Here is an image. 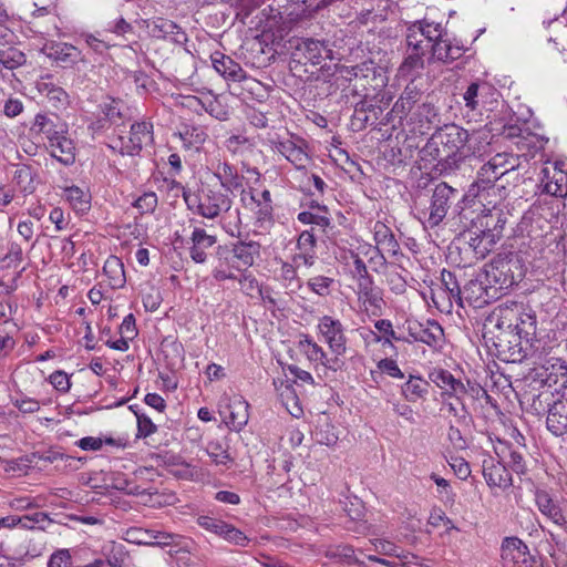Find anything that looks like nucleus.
I'll return each instance as SVG.
<instances>
[{"label":"nucleus","mask_w":567,"mask_h":567,"mask_svg":"<svg viewBox=\"0 0 567 567\" xmlns=\"http://www.w3.org/2000/svg\"><path fill=\"white\" fill-rule=\"evenodd\" d=\"M470 134L463 127L452 124L435 133L426 144V151L437 162L453 159L457 154L467 156L471 150L465 152Z\"/></svg>","instance_id":"nucleus-1"},{"label":"nucleus","mask_w":567,"mask_h":567,"mask_svg":"<svg viewBox=\"0 0 567 567\" xmlns=\"http://www.w3.org/2000/svg\"><path fill=\"white\" fill-rule=\"evenodd\" d=\"M187 207L207 219H214L231 208L233 200L220 189L203 185L197 193H184Z\"/></svg>","instance_id":"nucleus-2"},{"label":"nucleus","mask_w":567,"mask_h":567,"mask_svg":"<svg viewBox=\"0 0 567 567\" xmlns=\"http://www.w3.org/2000/svg\"><path fill=\"white\" fill-rule=\"evenodd\" d=\"M455 195V189L446 183H440L435 186L429 206L417 209L419 219L426 227L437 226L446 216L451 205V199Z\"/></svg>","instance_id":"nucleus-3"},{"label":"nucleus","mask_w":567,"mask_h":567,"mask_svg":"<svg viewBox=\"0 0 567 567\" xmlns=\"http://www.w3.org/2000/svg\"><path fill=\"white\" fill-rule=\"evenodd\" d=\"M317 332L334 355L333 363H339V357L346 354L348 343L343 323L332 316L324 315L318 320Z\"/></svg>","instance_id":"nucleus-4"},{"label":"nucleus","mask_w":567,"mask_h":567,"mask_svg":"<svg viewBox=\"0 0 567 567\" xmlns=\"http://www.w3.org/2000/svg\"><path fill=\"white\" fill-rule=\"evenodd\" d=\"M431 300L434 307L443 313H451L454 302L462 307V289L453 272L442 270L441 282L431 288Z\"/></svg>","instance_id":"nucleus-5"},{"label":"nucleus","mask_w":567,"mask_h":567,"mask_svg":"<svg viewBox=\"0 0 567 567\" xmlns=\"http://www.w3.org/2000/svg\"><path fill=\"white\" fill-rule=\"evenodd\" d=\"M153 142V124L151 122H137L131 125L128 136H118L112 147L118 148L123 155H136L146 145Z\"/></svg>","instance_id":"nucleus-6"},{"label":"nucleus","mask_w":567,"mask_h":567,"mask_svg":"<svg viewBox=\"0 0 567 567\" xmlns=\"http://www.w3.org/2000/svg\"><path fill=\"white\" fill-rule=\"evenodd\" d=\"M501 558L504 567H537L536 558L518 537H506L502 542Z\"/></svg>","instance_id":"nucleus-7"},{"label":"nucleus","mask_w":567,"mask_h":567,"mask_svg":"<svg viewBox=\"0 0 567 567\" xmlns=\"http://www.w3.org/2000/svg\"><path fill=\"white\" fill-rule=\"evenodd\" d=\"M260 254V246L256 241H239L233 245L231 249L220 254L228 268L237 271L247 270L255 262Z\"/></svg>","instance_id":"nucleus-8"},{"label":"nucleus","mask_w":567,"mask_h":567,"mask_svg":"<svg viewBox=\"0 0 567 567\" xmlns=\"http://www.w3.org/2000/svg\"><path fill=\"white\" fill-rule=\"evenodd\" d=\"M272 150L281 154L297 169H305L311 157L307 151V143L299 137L271 140Z\"/></svg>","instance_id":"nucleus-9"},{"label":"nucleus","mask_w":567,"mask_h":567,"mask_svg":"<svg viewBox=\"0 0 567 567\" xmlns=\"http://www.w3.org/2000/svg\"><path fill=\"white\" fill-rule=\"evenodd\" d=\"M514 268L517 269V265L512 260L493 261L485 269L484 278L489 288L495 291L496 289H508L517 282Z\"/></svg>","instance_id":"nucleus-10"},{"label":"nucleus","mask_w":567,"mask_h":567,"mask_svg":"<svg viewBox=\"0 0 567 567\" xmlns=\"http://www.w3.org/2000/svg\"><path fill=\"white\" fill-rule=\"evenodd\" d=\"M442 35L440 23L419 21L409 28L406 43L414 48H424L427 51L432 43L437 41Z\"/></svg>","instance_id":"nucleus-11"},{"label":"nucleus","mask_w":567,"mask_h":567,"mask_svg":"<svg viewBox=\"0 0 567 567\" xmlns=\"http://www.w3.org/2000/svg\"><path fill=\"white\" fill-rule=\"evenodd\" d=\"M543 192L556 196L565 197L567 195V171L564 162H555L542 171Z\"/></svg>","instance_id":"nucleus-12"},{"label":"nucleus","mask_w":567,"mask_h":567,"mask_svg":"<svg viewBox=\"0 0 567 567\" xmlns=\"http://www.w3.org/2000/svg\"><path fill=\"white\" fill-rule=\"evenodd\" d=\"M340 73L348 80H365L374 89L383 86L386 80L382 68L377 66L371 60L351 66H342Z\"/></svg>","instance_id":"nucleus-13"},{"label":"nucleus","mask_w":567,"mask_h":567,"mask_svg":"<svg viewBox=\"0 0 567 567\" xmlns=\"http://www.w3.org/2000/svg\"><path fill=\"white\" fill-rule=\"evenodd\" d=\"M408 334L410 342L419 341L430 347H435L442 341L444 332L436 321L427 320L425 323L409 321Z\"/></svg>","instance_id":"nucleus-14"},{"label":"nucleus","mask_w":567,"mask_h":567,"mask_svg":"<svg viewBox=\"0 0 567 567\" xmlns=\"http://www.w3.org/2000/svg\"><path fill=\"white\" fill-rule=\"evenodd\" d=\"M483 476L489 487L506 489L512 486V476L506 466L492 456H487L482 462Z\"/></svg>","instance_id":"nucleus-15"},{"label":"nucleus","mask_w":567,"mask_h":567,"mask_svg":"<svg viewBox=\"0 0 567 567\" xmlns=\"http://www.w3.org/2000/svg\"><path fill=\"white\" fill-rule=\"evenodd\" d=\"M424 93L421 87L414 81H411L403 90L402 94L394 103L391 112L400 117L404 118L413 112V110L424 101Z\"/></svg>","instance_id":"nucleus-16"},{"label":"nucleus","mask_w":567,"mask_h":567,"mask_svg":"<svg viewBox=\"0 0 567 567\" xmlns=\"http://www.w3.org/2000/svg\"><path fill=\"white\" fill-rule=\"evenodd\" d=\"M249 404L241 396H235L231 399L224 411V420L226 425L231 430L239 432L241 431L248 423L249 413H248Z\"/></svg>","instance_id":"nucleus-17"},{"label":"nucleus","mask_w":567,"mask_h":567,"mask_svg":"<svg viewBox=\"0 0 567 567\" xmlns=\"http://www.w3.org/2000/svg\"><path fill=\"white\" fill-rule=\"evenodd\" d=\"M51 155L64 165H71L75 161V147L71 138L63 131L54 132L48 138Z\"/></svg>","instance_id":"nucleus-18"},{"label":"nucleus","mask_w":567,"mask_h":567,"mask_svg":"<svg viewBox=\"0 0 567 567\" xmlns=\"http://www.w3.org/2000/svg\"><path fill=\"white\" fill-rule=\"evenodd\" d=\"M535 502L542 515L558 526L565 509H567V501L554 499L547 492L537 491Z\"/></svg>","instance_id":"nucleus-19"},{"label":"nucleus","mask_w":567,"mask_h":567,"mask_svg":"<svg viewBox=\"0 0 567 567\" xmlns=\"http://www.w3.org/2000/svg\"><path fill=\"white\" fill-rule=\"evenodd\" d=\"M192 246L189 247V256L196 264H204L207 260V249L212 248L217 238L209 235L205 229L195 227L190 236Z\"/></svg>","instance_id":"nucleus-20"},{"label":"nucleus","mask_w":567,"mask_h":567,"mask_svg":"<svg viewBox=\"0 0 567 567\" xmlns=\"http://www.w3.org/2000/svg\"><path fill=\"white\" fill-rule=\"evenodd\" d=\"M50 523L51 520L49 516L43 512H37L23 516L10 515L6 517H0V528L8 529H12L16 527H20L23 529H32L39 527L41 529H44L45 525Z\"/></svg>","instance_id":"nucleus-21"},{"label":"nucleus","mask_w":567,"mask_h":567,"mask_svg":"<svg viewBox=\"0 0 567 567\" xmlns=\"http://www.w3.org/2000/svg\"><path fill=\"white\" fill-rule=\"evenodd\" d=\"M547 430L555 436L567 435V400L555 401L547 413Z\"/></svg>","instance_id":"nucleus-22"},{"label":"nucleus","mask_w":567,"mask_h":567,"mask_svg":"<svg viewBox=\"0 0 567 567\" xmlns=\"http://www.w3.org/2000/svg\"><path fill=\"white\" fill-rule=\"evenodd\" d=\"M298 349L311 362L322 364L326 368L336 369L338 363L329 359L327 352L309 334H301L298 340Z\"/></svg>","instance_id":"nucleus-23"},{"label":"nucleus","mask_w":567,"mask_h":567,"mask_svg":"<svg viewBox=\"0 0 567 567\" xmlns=\"http://www.w3.org/2000/svg\"><path fill=\"white\" fill-rule=\"evenodd\" d=\"M514 315L513 332L519 338L528 340L536 332V316L532 310H526L522 306L514 303L512 306Z\"/></svg>","instance_id":"nucleus-24"},{"label":"nucleus","mask_w":567,"mask_h":567,"mask_svg":"<svg viewBox=\"0 0 567 567\" xmlns=\"http://www.w3.org/2000/svg\"><path fill=\"white\" fill-rule=\"evenodd\" d=\"M489 285H487L484 275L471 279L462 289V300L465 299L470 305L481 306L487 302L492 297L489 295Z\"/></svg>","instance_id":"nucleus-25"},{"label":"nucleus","mask_w":567,"mask_h":567,"mask_svg":"<svg viewBox=\"0 0 567 567\" xmlns=\"http://www.w3.org/2000/svg\"><path fill=\"white\" fill-rule=\"evenodd\" d=\"M430 49L432 51V58L443 63L454 62L460 59L464 52L462 45L454 43L445 35H442L437 41L433 42Z\"/></svg>","instance_id":"nucleus-26"},{"label":"nucleus","mask_w":567,"mask_h":567,"mask_svg":"<svg viewBox=\"0 0 567 567\" xmlns=\"http://www.w3.org/2000/svg\"><path fill=\"white\" fill-rule=\"evenodd\" d=\"M373 236L379 251H385L391 256L399 254L400 245L391 228L383 221L378 220L374 223Z\"/></svg>","instance_id":"nucleus-27"},{"label":"nucleus","mask_w":567,"mask_h":567,"mask_svg":"<svg viewBox=\"0 0 567 567\" xmlns=\"http://www.w3.org/2000/svg\"><path fill=\"white\" fill-rule=\"evenodd\" d=\"M212 60L214 69L225 79L240 82L246 78V72L231 58L216 53Z\"/></svg>","instance_id":"nucleus-28"},{"label":"nucleus","mask_w":567,"mask_h":567,"mask_svg":"<svg viewBox=\"0 0 567 567\" xmlns=\"http://www.w3.org/2000/svg\"><path fill=\"white\" fill-rule=\"evenodd\" d=\"M494 94V89L487 83H472L463 94L465 106L471 111L480 110L486 104V97Z\"/></svg>","instance_id":"nucleus-29"},{"label":"nucleus","mask_w":567,"mask_h":567,"mask_svg":"<svg viewBox=\"0 0 567 567\" xmlns=\"http://www.w3.org/2000/svg\"><path fill=\"white\" fill-rule=\"evenodd\" d=\"M298 50L302 52L305 59L312 65L321 64L331 54V50L323 42L313 39L303 40L298 45Z\"/></svg>","instance_id":"nucleus-30"},{"label":"nucleus","mask_w":567,"mask_h":567,"mask_svg":"<svg viewBox=\"0 0 567 567\" xmlns=\"http://www.w3.org/2000/svg\"><path fill=\"white\" fill-rule=\"evenodd\" d=\"M39 93L55 109H64L69 104V95L63 87L50 82L40 81L37 84Z\"/></svg>","instance_id":"nucleus-31"},{"label":"nucleus","mask_w":567,"mask_h":567,"mask_svg":"<svg viewBox=\"0 0 567 567\" xmlns=\"http://www.w3.org/2000/svg\"><path fill=\"white\" fill-rule=\"evenodd\" d=\"M411 121L419 125L420 131L430 130L437 121V111L427 96L411 113Z\"/></svg>","instance_id":"nucleus-32"},{"label":"nucleus","mask_w":567,"mask_h":567,"mask_svg":"<svg viewBox=\"0 0 567 567\" xmlns=\"http://www.w3.org/2000/svg\"><path fill=\"white\" fill-rule=\"evenodd\" d=\"M103 272L107 277L111 288L118 289L125 285L124 265L118 257L110 256L104 262Z\"/></svg>","instance_id":"nucleus-33"},{"label":"nucleus","mask_w":567,"mask_h":567,"mask_svg":"<svg viewBox=\"0 0 567 567\" xmlns=\"http://www.w3.org/2000/svg\"><path fill=\"white\" fill-rule=\"evenodd\" d=\"M175 136L181 140L184 147L198 150L205 143L207 133L202 126L184 125Z\"/></svg>","instance_id":"nucleus-34"},{"label":"nucleus","mask_w":567,"mask_h":567,"mask_svg":"<svg viewBox=\"0 0 567 567\" xmlns=\"http://www.w3.org/2000/svg\"><path fill=\"white\" fill-rule=\"evenodd\" d=\"M216 177L220 185L228 192H234L243 187V177L238 175L237 169L228 164L221 163L217 166Z\"/></svg>","instance_id":"nucleus-35"},{"label":"nucleus","mask_w":567,"mask_h":567,"mask_svg":"<svg viewBox=\"0 0 567 567\" xmlns=\"http://www.w3.org/2000/svg\"><path fill=\"white\" fill-rule=\"evenodd\" d=\"M358 295L359 299L362 300L365 306L373 309L381 310L384 305L381 289L373 286L372 281L369 279H364L359 284Z\"/></svg>","instance_id":"nucleus-36"},{"label":"nucleus","mask_w":567,"mask_h":567,"mask_svg":"<svg viewBox=\"0 0 567 567\" xmlns=\"http://www.w3.org/2000/svg\"><path fill=\"white\" fill-rule=\"evenodd\" d=\"M429 386V382L424 379L410 375L409 380L402 385L401 392L409 402H416L427 395Z\"/></svg>","instance_id":"nucleus-37"},{"label":"nucleus","mask_w":567,"mask_h":567,"mask_svg":"<svg viewBox=\"0 0 567 567\" xmlns=\"http://www.w3.org/2000/svg\"><path fill=\"white\" fill-rule=\"evenodd\" d=\"M250 204L252 205V209L257 215V219L259 221L269 220L272 215V202L271 195L268 189L262 190L260 194H256L255 192L249 193Z\"/></svg>","instance_id":"nucleus-38"},{"label":"nucleus","mask_w":567,"mask_h":567,"mask_svg":"<svg viewBox=\"0 0 567 567\" xmlns=\"http://www.w3.org/2000/svg\"><path fill=\"white\" fill-rule=\"evenodd\" d=\"M50 56L63 66H69L81 60L80 50L68 43H58L50 48Z\"/></svg>","instance_id":"nucleus-39"},{"label":"nucleus","mask_w":567,"mask_h":567,"mask_svg":"<svg viewBox=\"0 0 567 567\" xmlns=\"http://www.w3.org/2000/svg\"><path fill=\"white\" fill-rule=\"evenodd\" d=\"M427 51L424 48L408 45V55L402 62L399 72L402 75H412L424 66V55Z\"/></svg>","instance_id":"nucleus-40"},{"label":"nucleus","mask_w":567,"mask_h":567,"mask_svg":"<svg viewBox=\"0 0 567 567\" xmlns=\"http://www.w3.org/2000/svg\"><path fill=\"white\" fill-rule=\"evenodd\" d=\"M374 328L383 333V337L378 336L373 331H370V334L375 342H381L383 346H393L392 341H404L410 342L408 337L398 336L393 330L392 322L388 319H380L374 322Z\"/></svg>","instance_id":"nucleus-41"},{"label":"nucleus","mask_w":567,"mask_h":567,"mask_svg":"<svg viewBox=\"0 0 567 567\" xmlns=\"http://www.w3.org/2000/svg\"><path fill=\"white\" fill-rule=\"evenodd\" d=\"M503 176V173L493 165L489 159L477 172V178L473 186H476L478 192L486 190L494 185V183Z\"/></svg>","instance_id":"nucleus-42"},{"label":"nucleus","mask_w":567,"mask_h":567,"mask_svg":"<svg viewBox=\"0 0 567 567\" xmlns=\"http://www.w3.org/2000/svg\"><path fill=\"white\" fill-rule=\"evenodd\" d=\"M306 285H307V288L315 295H317L321 298H327V297L331 296V293L334 289V286H336V280L332 277L317 275V276L310 277L307 280Z\"/></svg>","instance_id":"nucleus-43"},{"label":"nucleus","mask_w":567,"mask_h":567,"mask_svg":"<svg viewBox=\"0 0 567 567\" xmlns=\"http://www.w3.org/2000/svg\"><path fill=\"white\" fill-rule=\"evenodd\" d=\"M514 315L515 312H513L512 306H501L488 318V321L489 323H494L499 330L513 332Z\"/></svg>","instance_id":"nucleus-44"},{"label":"nucleus","mask_w":567,"mask_h":567,"mask_svg":"<svg viewBox=\"0 0 567 567\" xmlns=\"http://www.w3.org/2000/svg\"><path fill=\"white\" fill-rule=\"evenodd\" d=\"M24 260V252L20 244L9 241L7 245V252L1 258V265L7 269H16L21 266Z\"/></svg>","instance_id":"nucleus-45"},{"label":"nucleus","mask_w":567,"mask_h":567,"mask_svg":"<svg viewBox=\"0 0 567 567\" xmlns=\"http://www.w3.org/2000/svg\"><path fill=\"white\" fill-rule=\"evenodd\" d=\"M144 535L145 538L142 540L144 544L159 547L177 544L179 538L176 534L161 530H145Z\"/></svg>","instance_id":"nucleus-46"},{"label":"nucleus","mask_w":567,"mask_h":567,"mask_svg":"<svg viewBox=\"0 0 567 567\" xmlns=\"http://www.w3.org/2000/svg\"><path fill=\"white\" fill-rule=\"evenodd\" d=\"M544 25H546L547 29L551 30L555 35L549 37V41L555 43L556 45L559 44V40L564 39L567 34V6L564 10L561 17H556L551 20L544 21Z\"/></svg>","instance_id":"nucleus-47"},{"label":"nucleus","mask_w":567,"mask_h":567,"mask_svg":"<svg viewBox=\"0 0 567 567\" xmlns=\"http://www.w3.org/2000/svg\"><path fill=\"white\" fill-rule=\"evenodd\" d=\"M25 62V55L13 47L0 48V64L7 69H14Z\"/></svg>","instance_id":"nucleus-48"},{"label":"nucleus","mask_w":567,"mask_h":567,"mask_svg":"<svg viewBox=\"0 0 567 567\" xmlns=\"http://www.w3.org/2000/svg\"><path fill=\"white\" fill-rule=\"evenodd\" d=\"M395 559L380 558L373 555H369L368 559L371 561L379 563L386 567H410L411 564H416L417 556L412 553H402V555H394Z\"/></svg>","instance_id":"nucleus-49"},{"label":"nucleus","mask_w":567,"mask_h":567,"mask_svg":"<svg viewBox=\"0 0 567 567\" xmlns=\"http://www.w3.org/2000/svg\"><path fill=\"white\" fill-rule=\"evenodd\" d=\"M181 33V28L171 20L157 18L153 21L152 34L156 38H166L168 35H176Z\"/></svg>","instance_id":"nucleus-50"},{"label":"nucleus","mask_w":567,"mask_h":567,"mask_svg":"<svg viewBox=\"0 0 567 567\" xmlns=\"http://www.w3.org/2000/svg\"><path fill=\"white\" fill-rule=\"evenodd\" d=\"M13 178L22 193L32 194L35 190L33 173L30 167L22 166L18 168Z\"/></svg>","instance_id":"nucleus-51"},{"label":"nucleus","mask_w":567,"mask_h":567,"mask_svg":"<svg viewBox=\"0 0 567 567\" xmlns=\"http://www.w3.org/2000/svg\"><path fill=\"white\" fill-rule=\"evenodd\" d=\"M206 452L212 461L217 465H227L231 462V457L227 450L217 441H210L207 443Z\"/></svg>","instance_id":"nucleus-52"},{"label":"nucleus","mask_w":567,"mask_h":567,"mask_svg":"<svg viewBox=\"0 0 567 567\" xmlns=\"http://www.w3.org/2000/svg\"><path fill=\"white\" fill-rule=\"evenodd\" d=\"M518 156L507 153H498L491 158L493 165L496 166L503 175L518 167Z\"/></svg>","instance_id":"nucleus-53"},{"label":"nucleus","mask_w":567,"mask_h":567,"mask_svg":"<svg viewBox=\"0 0 567 567\" xmlns=\"http://www.w3.org/2000/svg\"><path fill=\"white\" fill-rule=\"evenodd\" d=\"M327 555L331 558H339L343 563L348 565L358 564L359 559L357 558L354 554V549L352 546L348 545H339L336 546L327 553Z\"/></svg>","instance_id":"nucleus-54"},{"label":"nucleus","mask_w":567,"mask_h":567,"mask_svg":"<svg viewBox=\"0 0 567 567\" xmlns=\"http://www.w3.org/2000/svg\"><path fill=\"white\" fill-rule=\"evenodd\" d=\"M548 142L545 137H539L535 134H527L526 136H522L517 142L518 148H526L529 153H536L545 147V144Z\"/></svg>","instance_id":"nucleus-55"},{"label":"nucleus","mask_w":567,"mask_h":567,"mask_svg":"<svg viewBox=\"0 0 567 567\" xmlns=\"http://www.w3.org/2000/svg\"><path fill=\"white\" fill-rule=\"evenodd\" d=\"M467 390L464 383L453 378L452 382L449 383L446 389L443 391V395H447L449 398H455L462 405V410L465 411V403H464V395L466 394Z\"/></svg>","instance_id":"nucleus-56"},{"label":"nucleus","mask_w":567,"mask_h":567,"mask_svg":"<svg viewBox=\"0 0 567 567\" xmlns=\"http://www.w3.org/2000/svg\"><path fill=\"white\" fill-rule=\"evenodd\" d=\"M64 197L74 208L83 209L87 204L85 193L78 186L66 187Z\"/></svg>","instance_id":"nucleus-57"},{"label":"nucleus","mask_w":567,"mask_h":567,"mask_svg":"<svg viewBox=\"0 0 567 567\" xmlns=\"http://www.w3.org/2000/svg\"><path fill=\"white\" fill-rule=\"evenodd\" d=\"M238 282L240 286V290L251 298L261 292L256 277L252 276L251 274H243L238 278Z\"/></svg>","instance_id":"nucleus-58"},{"label":"nucleus","mask_w":567,"mask_h":567,"mask_svg":"<svg viewBox=\"0 0 567 567\" xmlns=\"http://www.w3.org/2000/svg\"><path fill=\"white\" fill-rule=\"evenodd\" d=\"M134 206L142 214L153 213L157 206V196L154 192L144 193L134 202Z\"/></svg>","instance_id":"nucleus-59"},{"label":"nucleus","mask_w":567,"mask_h":567,"mask_svg":"<svg viewBox=\"0 0 567 567\" xmlns=\"http://www.w3.org/2000/svg\"><path fill=\"white\" fill-rule=\"evenodd\" d=\"M50 384L59 392L66 393L71 388V381L66 372L62 370L54 371L49 377Z\"/></svg>","instance_id":"nucleus-60"},{"label":"nucleus","mask_w":567,"mask_h":567,"mask_svg":"<svg viewBox=\"0 0 567 567\" xmlns=\"http://www.w3.org/2000/svg\"><path fill=\"white\" fill-rule=\"evenodd\" d=\"M508 450V455L503 456L504 460H506L507 464L511 466V468L517 473V474H524L526 471V463L524 460V455L518 450H513L511 447Z\"/></svg>","instance_id":"nucleus-61"},{"label":"nucleus","mask_w":567,"mask_h":567,"mask_svg":"<svg viewBox=\"0 0 567 567\" xmlns=\"http://www.w3.org/2000/svg\"><path fill=\"white\" fill-rule=\"evenodd\" d=\"M137 417V437H148L157 432V426L146 414L135 413Z\"/></svg>","instance_id":"nucleus-62"},{"label":"nucleus","mask_w":567,"mask_h":567,"mask_svg":"<svg viewBox=\"0 0 567 567\" xmlns=\"http://www.w3.org/2000/svg\"><path fill=\"white\" fill-rule=\"evenodd\" d=\"M377 367L380 370V372L385 373L391 378H396V379L404 378L403 372L399 368L396 361L393 359H390V358L381 359L378 362Z\"/></svg>","instance_id":"nucleus-63"},{"label":"nucleus","mask_w":567,"mask_h":567,"mask_svg":"<svg viewBox=\"0 0 567 567\" xmlns=\"http://www.w3.org/2000/svg\"><path fill=\"white\" fill-rule=\"evenodd\" d=\"M48 567H72V558L66 549L53 553L49 559Z\"/></svg>","instance_id":"nucleus-64"}]
</instances>
